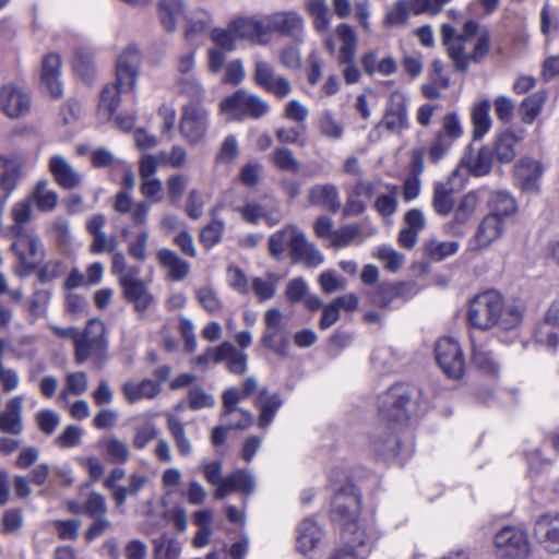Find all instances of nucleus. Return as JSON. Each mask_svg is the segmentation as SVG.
Listing matches in <instances>:
<instances>
[{
    "instance_id": "obj_3",
    "label": "nucleus",
    "mask_w": 559,
    "mask_h": 559,
    "mask_svg": "<svg viewBox=\"0 0 559 559\" xmlns=\"http://www.w3.org/2000/svg\"><path fill=\"white\" fill-rule=\"evenodd\" d=\"M141 53L135 47L127 48L118 58L116 66V81L104 86L100 93L99 111L110 118L116 111L120 94L133 92L136 85Z\"/></svg>"
},
{
    "instance_id": "obj_27",
    "label": "nucleus",
    "mask_w": 559,
    "mask_h": 559,
    "mask_svg": "<svg viewBox=\"0 0 559 559\" xmlns=\"http://www.w3.org/2000/svg\"><path fill=\"white\" fill-rule=\"evenodd\" d=\"M255 481L253 476L245 469H236L224 478V483L214 490V498L222 500L233 491L241 492L246 496L254 491Z\"/></svg>"
},
{
    "instance_id": "obj_34",
    "label": "nucleus",
    "mask_w": 559,
    "mask_h": 559,
    "mask_svg": "<svg viewBox=\"0 0 559 559\" xmlns=\"http://www.w3.org/2000/svg\"><path fill=\"white\" fill-rule=\"evenodd\" d=\"M22 405L23 397L20 395L7 402L4 411L0 412V430L2 432L20 435L23 431Z\"/></svg>"
},
{
    "instance_id": "obj_49",
    "label": "nucleus",
    "mask_w": 559,
    "mask_h": 559,
    "mask_svg": "<svg viewBox=\"0 0 559 559\" xmlns=\"http://www.w3.org/2000/svg\"><path fill=\"white\" fill-rule=\"evenodd\" d=\"M335 32L342 44L337 58H342L343 61H349L350 58H356L357 35L354 28L343 23L336 27Z\"/></svg>"
},
{
    "instance_id": "obj_18",
    "label": "nucleus",
    "mask_w": 559,
    "mask_h": 559,
    "mask_svg": "<svg viewBox=\"0 0 559 559\" xmlns=\"http://www.w3.org/2000/svg\"><path fill=\"white\" fill-rule=\"evenodd\" d=\"M506 231V223L493 215H485L478 223L474 235L467 242L471 251H479L488 248L499 240Z\"/></svg>"
},
{
    "instance_id": "obj_12",
    "label": "nucleus",
    "mask_w": 559,
    "mask_h": 559,
    "mask_svg": "<svg viewBox=\"0 0 559 559\" xmlns=\"http://www.w3.org/2000/svg\"><path fill=\"white\" fill-rule=\"evenodd\" d=\"M435 356L442 371L452 379H460L465 370V359L457 341L440 338L435 346Z\"/></svg>"
},
{
    "instance_id": "obj_44",
    "label": "nucleus",
    "mask_w": 559,
    "mask_h": 559,
    "mask_svg": "<svg viewBox=\"0 0 559 559\" xmlns=\"http://www.w3.org/2000/svg\"><path fill=\"white\" fill-rule=\"evenodd\" d=\"M472 364L485 374L495 377L499 373V364L487 345L476 344L474 341L472 343Z\"/></svg>"
},
{
    "instance_id": "obj_38",
    "label": "nucleus",
    "mask_w": 559,
    "mask_h": 559,
    "mask_svg": "<svg viewBox=\"0 0 559 559\" xmlns=\"http://www.w3.org/2000/svg\"><path fill=\"white\" fill-rule=\"evenodd\" d=\"M301 231L295 225H286L272 234L269 239L271 255L277 260L282 259L287 249L292 250Z\"/></svg>"
},
{
    "instance_id": "obj_53",
    "label": "nucleus",
    "mask_w": 559,
    "mask_h": 559,
    "mask_svg": "<svg viewBox=\"0 0 559 559\" xmlns=\"http://www.w3.org/2000/svg\"><path fill=\"white\" fill-rule=\"evenodd\" d=\"M195 297L201 307L211 316H216L223 311L224 304L217 292L210 285H204L195 289Z\"/></svg>"
},
{
    "instance_id": "obj_13",
    "label": "nucleus",
    "mask_w": 559,
    "mask_h": 559,
    "mask_svg": "<svg viewBox=\"0 0 559 559\" xmlns=\"http://www.w3.org/2000/svg\"><path fill=\"white\" fill-rule=\"evenodd\" d=\"M209 127V111L199 103H189L183 107L179 131L182 138L191 144L199 143Z\"/></svg>"
},
{
    "instance_id": "obj_4",
    "label": "nucleus",
    "mask_w": 559,
    "mask_h": 559,
    "mask_svg": "<svg viewBox=\"0 0 559 559\" xmlns=\"http://www.w3.org/2000/svg\"><path fill=\"white\" fill-rule=\"evenodd\" d=\"M415 389L397 383L378 397V417L383 424L403 425L416 411Z\"/></svg>"
},
{
    "instance_id": "obj_11",
    "label": "nucleus",
    "mask_w": 559,
    "mask_h": 559,
    "mask_svg": "<svg viewBox=\"0 0 559 559\" xmlns=\"http://www.w3.org/2000/svg\"><path fill=\"white\" fill-rule=\"evenodd\" d=\"M252 81L280 99L285 98L293 91L290 82L283 75L277 74L269 61L260 58L254 59Z\"/></svg>"
},
{
    "instance_id": "obj_22",
    "label": "nucleus",
    "mask_w": 559,
    "mask_h": 559,
    "mask_svg": "<svg viewBox=\"0 0 559 559\" xmlns=\"http://www.w3.org/2000/svg\"><path fill=\"white\" fill-rule=\"evenodd\" d=\"M535 537L540 547L550 554H559V514H544L535 523Z\"/></svg>"
},
{
    "instance_id": "obj_30",
    "label": "nucleus",
    "mask_w": 559,
    "mask_h": 559,
    "mask_svg": "<svg viewBox=\"0 0 559 559\" xmlns=\"http://www.w3.org/2000/svg\"><path fill=\"white\" fill-rule=\"evenodd\" d=\"M253 405L259 409L258 426L262 429L267 428L274 420L277 411L283 405L280 394H271L266 388H262L257 393Z\"/></svg>"
},
{
    "instance_id": "obj_48",
    "label": "nucleus",
    "mask_w": 559,
    "mask_h": 559,
    "mask_svg": "<svg viewBox=\"0 0 559 559\" xmlns=\"http://www.w3.org/2000/svg\"><path fill=\"white\" fill-rule=\"evenodd\" d=\"M370 447L374 453L383 457H393L400 453V441L392 433H372Z\"/></svg>"
},
{
    "instance_id": "obj_28",
    "label": "nucleus",
    "mask_w": 559,
    "mask_h": 559,
    "mask_svg": "<svg viewBox=\"0 0 559 559\" xmlns=\"http://www.w3.org/2000/svg\"><path fill=\"white\" fill-rule=\"evenodd\" d=\"M231 31L237 39H248L260 45L269 43L265 27V17H238L230 22Z\"/></svg>"
},
{
    "instance_id": "obj_7",
    "label": "nucleus",
    "mask_w": 559,
    "mask_h": 559,
    "mask_svg": "<svg viewBox=\"0 0 559 559\" xmlns=\"http://www.w3.org/2000/svg\"><path fill=\"white\" fill-rule=\"evenodd\" d=\"M221 111L233 120L245 117L260 119L270 111V105L261 96L240 88L226 96L219 104Z\"/></svg>"
},
{
    "instance_id": "obj_51",
    "label": "nucleus",
    "mask_w": 559,
    "mask_h": 559,
    "mask_svg": "<svg viewBox=\"0 0 559 559\" xmlns=\"http://www.w3.org/2000/svg\"><path fill=\"white\" fill-rule=\"evenodd\" d=\"M490 102L483 100L479 104H476L472 110V121L474 126V139H481L490 129L491 118L489 116L490 111Z\"/></svg>"
},
{
    "instance_id": "obj_9",
    "label": "nucleus",
    "mask_w": 559,
    "mask_h": 559,
    "mask_svg": "<svg viewBox=\"0 0 559 559\" xmlns=\"http://www.w3.org/2000/svg\"><path fill=\"white\" fill-rule=\"evenodd\" d=\"M485 194V190L478 189L464 194L455 207L453 217L443 226L445 234L454 237H463L466 234V225L472 219Z\"/></svg>"
},
{
    "instance_id": "obj_19",
    "label": "nucleus",
    "mask_w": 559,
    "mask_h": 559,
    "mask_svg": "<svg viewBox=\"0 0 559 559\" xmlns=\"http://www.w3.org/2000/svg\"><path fill=\"white\" fill-rule=\"evenodd\" d=\"M407 98L399 92H392L389 96L384 115L379 126L391 132H401L408 128Z\"/></svg>"
},
{
    "instance_id": "obj_17",
    "label": "nucleus",
    "mask_w": 559,
    "mask_h": 559,
    "mask_svg": "<svg viewBox=\"0 0 559 559\" xmlns=\"http://www.w3.org/2000/svg\"><path fill=\"white\" fill-rule=\"evenodd\" d=\"M360 510V498L347 490L338 491L332 500V516L342 523L346 532L357 533L356 519Z\"/></svg>"
},
{
    "instance_id": "obj_50",
    "label": "nucleus",
    "mask_w": 559,
    "mask_h": 559,
    "mask_svg": "<svg viewBox=\"0 0 559 559\" xmlns=\"http://www.w3.org/2000/svg\"><path fill=\"white\" fill-rule=\"evenodd\" d=\"M306 10L312 17L313 28L323 33L329 28L331 13L325 0H307Z\"/></svg>"
},
{
    "instance_id": "obj_41",
    "label": "nucleus",
    "mask_w": 559,
    "mask_h": 559,
    "mask_svg": "<svg viewBox=\"0 0 559 559\" xmlns=\"http://www.w3.org/2000/svg\"><path fill=\"white\" fill-rule=\"evenodd\" d=\"M122 393L130 403H136L143 399H154L160 392L158 382L145 379L141 382L128 381L122 384Z\"/></svg>"
},
{
    "instance_id": "obj_63",
    "label": "nucleus",
    "mask_w": 559,
    "mask_h": 559,
    "mask_svg": "<svg viewBox=\"0 0 559 559\" xmlns=\"http://www.w3.org/2000/svg\"><path fill=\"white\" fill-rule=\"evenodd\" d=\"M238 155V141L235 135L230 134L222 142L218 152L216 153L215 160L218 164L229 165L237 159Z\"/></svg>"
},
{
    "instance_id": "obj_1",
    "label": "nucleus",
    "mask_w": 559,
    "mask_h": 559,
    "mask_svg": "<svg viewBox=\"0 0 559 559\" xmlns=\"http://www.w3.org/2000/svg\"><path fill=\"white\" fill-rule=\"evenodd\" d=\"M442 43L457 71H466L471 62L479 63L491 49V33L474 20H467L457 33L450 24L441 26Z\"/></svg>"
},
{
    "instance_id": "obj_47",
    "label": "nucleus",
    "mask_w": 559,
    "mask_h": 559,
    "mask_svg": "<svg viewBox=\"0 0 559 559\" xmlns=\"http://www.w3.org/2000/svg\"><path fill=\"white\" fill-rule=\"evenodd\" d=\"M223 362L226 369L236 376H242L248 370V355L230 342H225Z\"/></svg>"
},
{
    "instance_id": "obj_37",
    "label": "nucleus",
    "mask_w": 559,
    "mask_h": 559,
    "mask_svg": "<svg viewBox=\"0 0 559 559\" xmlns=\"http://www.w3.org/2000/svg\"><path fill=\"white\" fill-rule=\"evenodd\" d=\"M543 171V165L538 160L531 158L522 159L515 168V176L521 189L530 192L537 191Z\"/></svg>"
},
{
    "instance_id": "obj_21",
    "label": "nucleus",
    "mask_w": 559,
    "mask_h": 559,
    "mask_svg": "<svg viewBox=\"0 0 559 559\" xmlns=\"http://www.w3.org/2000/svg\"><path fill=\"white\" fill-rule=\"evenodd\" d=\"M48 169L56 183L64 190H72L82 185V174L62 155H52L48 162Z\"/></svg>"
},
{
    "instance_id": "obj_6",
    "label": "nucleus",
    "mask_w": 559,
    "mask_h": 559,
    "mask_svg": "<svg viewBox=\"0 0 559 559\" xmlns=\"http://www.w3.org/2000/svg\"><path fill=\"white\" fill-rule=\"evenodd\" d=\"M108 342L105 337V324L103 321L92 319L86 328L80 331L74 343V358L78 364L93 359L97 367H102L107 360Z\"/></svg>"
},
{
    "instance_id": "obj_62",
    "label": "nucleus",
    "mask_w": 559,
    "mask_h": 559,
    "mask_svg": "<svg viewBox=\"0 0 559 559\" xmlns=\"http://www.w3.org/2000/svg\"><path fill=\"white\" fill-rule=\"evenodd\" d=\"M271 160L281 170L297 173L299 170V162L294 156L292 150L287 147H277L272 156Z\"/></svg>"
},
{
    "instance_id": "obj_31",
    "label": "nucleus",
    "mask_w": 559,
    "mask_h": 559,
    "mask_svg": "<svg viewBox=\"0 0 559 559\" xmlns=\"http://www.w3.org/2000/svg\"><path fill=\"white\" fill-rule=\"evenodd\" d=\"M493 162L492 151L488 147H481L476 153H468L461 159L460 173L466 169L469 174L475 177H481L490 173ZM461 182H463L462 176L460 175Z\"/></svg>"
},
{
    "instance_id": "obj_35",
    "label": "nucleus",
    "mask_w": 559,
    "mask_h": 559,
    "mask_svg": "<svg viewBox=\"0 0 559 559\" xmlns=\"http://www.w3.org/2000/svg\"><path fill=\"white\" fill-rule=\"evenodd\" d=\"M323 537L321 526L312 519H305L297 526L296 549L301 554L313 550Z\"/></svg>"
},
{
    "instance_id": "obj_56",
    "label": "nucleus",
    "mask_w": 559,
    "mask_h": 559,
    "mask_svg": "<svg viewBox=\"0 0 559 559\" xmlns=\"http://www.w3.org/2000/svg\"><path fill=\"white\" fill-rule=\"evenodd\" d=\"M461 245L459 241H441L430 239L425 246L426 254L433 261H441L455 254Z\"/></svg>"
},
{
    "instance_id": "obj_52",
    "label": "nucleus",
    "mask_w": 559,
    "mask_h": 559,
    "mask_svg": "<svg viewBox=\"0 0 559 559\" xmlns=\"http://www.w3.org/2000/svg\"><path fill=\"white\" fill-rule=\"evenodd\" d=\"M106 455L111 462L124 464L129 461L131 452L128 443L117 437H108L100 441Z\"/></svg>"
},
{
    "instance_id": "obj_57",
    "label": "nucleus",
    "mask_w": 559,
    "mask_h": 559,
    "mask_svg": "<svg viewBox=\"0 0 559 559\" xmlns=\"http://www.w3.org/2000/svg\"><path fill=\"white\" fill-rule=\"evenodd\" d=\"M516 136L511 131H506L496 141L495 154L497 159L502 163H511L516 156L515 144Z\"/></svg>"
},
{
    "instance_id": "obj_29",
    "label": "nucleus",
    "mask_w": 559,
    "mask_h": 559,
    "mask_svg": "<svg viewBox=\"0 0 559 559\" xmlns=\"http://www.w3.org/2000/svg\"><path fill=\"white\" fill-rule=\"evenodd\" d=\"M114 209L120 214H130L135 225H143L151 211V203L145 200L134 202L129 191H119L115 197Z\"/></svg>"
},
{
    "instance_id": "obj_24",
    "label": "nucleus",
    "mask_w": 559,
    "mask_h": 559,
    "mask_svg": "<svg viewBox=\"0 0 559 559\" xmlns=\"http://www.w3.org/2000/svg\"><path fill=\"white\" fill-rule=\"evenodd\" d=\"M121 287L124 298L134 305L142 316L154 302V296L148 292L144 282L135 276L121 277Z\"/></svg>"
},
{
    "instance_id": "obj_43",
    "label": "nucleus",
    "mask_w": 559,
    "mask_h": 559,
    "mask_svg": "<svg viewBox=\"0 0 559 559\" xmlns=\"http://www.w3.org/2000/svg\"><path fill=\"white\" fill-rule=\"evenodd\" d=\"M400 188L396 185L388 183L376 198L373 209L384 219L395 214L399 206L397 197Z\"/></svg>"
},
{
    "instance_id": "obj_61",
    "label": "nucleus",
    "mask_w": 559,
    "mask_h": 559,
    "mask_svg": "<svg viewBox=\"0 0 559 559\" xmlns=\"http://www.w3.org/2000/svg\"><path fill=\"white\" fill-rule=\"evenodd\" d=\"M386 185L388 182H384L381 178L370 180L360 178L357 179L356 183L352 187V193L356 197L377 198Z\"/></svg>"
},
{
    "instance_id": "obj_42",
    "label": "nucleus",
    "mask_w": 559,
    "mask_h": 559,
    "mask_svg": "<svg viewBox=\"0 0 559 559\" xmlns=\"http://www.w3.org/2000/svg\"><path fill=\"white\" fill-rule=\"evenodd\" d=\"M28 199L41 212L53 211L59 200L57 192L49 188L47 179H40L36 182Z\"/></svg>"
},
{
    "instance_id": "obj_60",
    "label": "nucleus",
    "mask_w": 559,
    "mask_h": 559,
    "mask_svg": "<svg viewBox=\"0 0 559 559\" xmlns=\"http://www.w3.org/2000/svg\"><path fill=\"white\" fill-rule=\"evenodd\" d=\"M210 38L215 44V47L224 51H233L236 48L237 37L234 31H231V24L229 23L227 28L215 27L210 32Z\"/></svg>"
},
{
    "instance_id": "obj_25",
    "label": "nucleus",
    "mask_w": 559,
    "mask_h": 559,
    "mask_svg": "<svg viewBox=\"0 0 559 559\" xmlns=\"http://www.w3.org/2000/svg\"><path fill=\"white\" fill-rule=\"evenodd\" d=\"M538 343L555 348L559 343V301H554L535 331Z\"/></svg>"
},
{
    "instance_id": "obj_8",
    "label": "nucleus",
    "mask_w": 559,
    "mask_h": 559,
    "mask_svg": "<svg viewBox=\"0 0 559 559\" xmlns=\"http://www.w3.org/2000/svg\"><path fill=\"white\" fill-rule=\"evenodd\" d=\"M463 135V127L455 112L447 114L442 119L441 129L430 143L428 155L432 163L440 162L452 148L455 141Z\"/></svg>"
},
{
    "instance_id": "obj_64",
    "label": "nucleus",
    "mask_w": 559,
    "mask_h": 559,
    "mask_svg": "<svg viewBox=\"0 0 559 559\" xmlns=\"http://www.w3.org/2000/svg\"><path fill=\"white\" fill-rule=\"evenodd\" d=\"M188 181V176L181 173L173 174L167 178V195L171 203H177L181 199L187 189Z\"/></svg>"
},
{
    "instance_id": "obj_54",
    "label": "nucleus",
    "mask_w": 559,
    "mask_h": 559,
    "mask_svg": "<svg viewBox=\"0 0 559 559\" xmlns=\"http://www.w3.org/2000/svg\"><path fill=\"white\" fill-rule=\"evenodd\" d=\"M148 478L140 474L129 476L128 486H118L112 492V498L118 507L122 506L128 497H135L146 485Z\"/></svg>"
},
{
    "instance_id": "obj_10",
    "label": "nucleus",
    "mask_w": 559,
    "mask_h": 559,
    "mask_svg": "<svg viewBox=\"0 0 559 559\" xmlns=\"http://www.w3.org/2000/svg\"><path fill=\"white\" fill-rule=\"evenodd\" d=\"M24 178V162L16 155L0 153V213Z\"/></svg>"
},
{
    "instance_id": "obj_20",
    "label": "nucleus",
    "mask_w": 559,
    "mask_h": 559,
    "mask_svg": "<svg viewBox=\"0 0 559 559\" xmlns=\"http://www.w3.org/2000/svg\"><path fill=\"white\" fill-rule=\"evenodd\" d=\"M418 294L413 282L381 283L373 294L372 301L381 308L389 307L395 300L406 301Z\"/></svg>"
},
{
    "instance_id": "obj_26",
    "label": "nucleus",
    "mask_w": 559,
    "mask_h": 559,
    "mask_svg": "<svg viewBox=\"0 0 559 559\" xmlns=\"http://www.w3.org/2000/svg\"><path fill=\"white\" fill-rule=\"evenodd\" d=\"M185 21V38L188 41H193L211 32L214 16L210 10L203 7H197L186 14Z\"/></svg>"
},
{
    "instance_id": "obj_36",
    "label": "nucleus",
    "mask_w": 559,
    "mask_h": 559,
    "mask_svg": "<svg viewBox=\"0 0 559 559\" xmlns=\"http://www.w3.org/2000/svg\"><path fill=\"white\" fill-rule=\"evenodd\" d=\"M61 57L56 52L47 53L41 62V82L47 86L53 97L62 94V85L59 81Z\"/></svg>"
},
{
    "instance_id": "obj_33",
    "label": "nucleus",
    "mask_w": 559,
    "mask_h": 559,
    "mask_svg": "<svg viewBox=\"0 0 559 559\" xmlns=\"http://www.w3.org/2000/svg\"><path fill=\"white\" fill-rule=\"evenodd\" d=\"M488 214L506 221L518 212V203L513 195L504 190L490 191L487 197Z\"/></svg>"
},
{
    "instance_id": "obj_55",
    "label": "nucleus",
    "mask_w": 559,
    "mask_h": 559,
    "mask_svg": "<svg viewBox=\"0 0 559 559\" xmlns=\"http://www.w3.org/2000/svg\"><path fill=\"white\" fill-rule=\"evenodd\" d=\"M546 100L545 92H536L528 95L521 104V119L524 123L531 124L542 112Z\"/></svg>"
},
{
    "instance_id": "obj_46",
    "label": "nucleus",
    "mask_w": 559,
    "mask_h": 559,
    "mask_svg": "<svg viewBox=\"0 0 559 559\" xmlns=\"http://www.w3.org/2000/svg\"><path fill=\"white\" fill-rule=\"evenodd\" d=\"M316 124L320 135L325 139L338 141L344 135L343 123L329 109L323 110L318 116Z\"/></svg>"
},
{
    "instance_id": "obj_58",
    "label": "nucleus",
    "mask_w": 559,
    "mask_h": 559,
    "mask_svg": "<svg viewBox=\"0 0 559 559\" xmlns=\"http://www.w3.org/2000/svg\"><path fill=\"white\" fill-rule=\"evenodd\" d=\"M411 15V1L397 0L391 7L384 17V23L389 26L405 25Z\"/></svg>"
},
{
    "instance_id": "obj_15",
    "label": "nucleus",
    "mask_w": 559,
    "mask_h": 559,
    "mask_svg": "<svg viewBox=\"0 0 559 559\" xmlns=\"http://www.w3.org/2000/svg\"><path fill=\"white\" fill-rule=\"evenodd\" d=\"M264 17L267 37L272 33H278L298 43L302 41L305 20L299 12L295 10L276 11Z\"/></svg>"
},
{
    "instance_id": "obj_16",
    "label": "nucleus",
    "mask_w": 559,
    "mask_h": 559,
    "mask_svg": "<svg viewBox=\"0 0 559 559\" xmlns=\"http://www.w3.org/2000/svg\"><path fill=\"white\" fill-rule=\"evenodd\" d=\"M495 547L501 557L510 559H525L530 554L526 533L514 526H506L496 534Z\"/></svg>"
},
{
    "instance_id": "obj_40",
    "label": "nucleus",
    "mask_w": 559,
    "mask_h": 559,
    "mask_svg": "<svg viewBox=\"0 0 559 559\" xmlns=\"http://www.w3.org/2000/svg\"><path fill=\"white\" fill-rule=\"evenodd\" d=\"M309 202L322 206L331 212H336L340 206L338 191L334 185H316L309 190Z\"/></svg>"
},
{
    "instance_id": "obj_32",
    "label": "nucleus",
    "mask_w": 559,
    "mask_h": 559,
    "mask_svg": "<svg viewBox=\"0 0 559 559\" xmlns=\"http://www.w3.org/2000/svg\"><path fill=\"white\" fill-rule=\"evenodd\" d=\"M289 255L294 263H301L308 267H317L324 261L322 252L314 243L308 241L304 231L300 233Z\"/></svg>"
},
{
    "instance_id": "obj_45",
    "label": "nucleus",
    "mask_w": 559,
    "mask_h": 559,
    "mask_svg": "<svg viewBox=\"0 0 559 559\" xmlns=\"http://www.w3.org/2000/svg\"><path fill=\"white\" fill-rule=\"evenodd\" d=\"M167 429L175 442L177 451L181 456H190L193 445L187 436L186 428L181 420L174 415L167 416Z\"/></svg>"
},
{
    "instance_id": "obj_2",
    "label": "nucleus",
    "mask_w": 559,
    "mask_h": 559,
    "mask_svg": "<svg viewBox=\"0 0 559 559\" xmlns=\"http://www.w3.org/2000/svg\"><path fill=\"white\" fill-rule=\"evenodd\" d=\"M524 316L521 305H506L503 297L496 290H487L476 295L469 302L468 322L479 330L497 326L501 330L516 329Z\"/></svg>"
},
{
    "instance_id": "obj_59",
    "label": "nucleus",
    "mask_w": 559,
    "mask_h": 559,
    "mask_svg": "<svg viewBox=\"0 0 559 559\" xmlns=\"http://www.w3.org/2000/svg\"><path fill=\"white\" fill-rule=\"evenodd\" d=\"M361 234L358 224H347L334 230L331 246L335 249L348 247Z\"/></svg>"
},
{
    "instance_id": "obj_39",
    "label": "nucleus",
    "mask_w": 559,
    "mask_h": 559,
    "mask_svg": "<svg viewBox=\"0 0 559 559\" xmlns=\"http://www.w3.org/2000/svg\"><path fill=\"white\" fill-rule=\"evenodd\" d=\"M157 259L160 265L167 270L168 276L173 281H182L190 271V264L170 249L163 248L158 250Z\"/></svg>"
},
{
    "instance_id": "obj_23",
    "label": "nucleus",
    "mask_w": 559,
    "mask_h": 559,
    "mask_svg": "<svg viewBox=\"0 0 559 559\" xmlns=\"http://www.w3.org/2000/svg\"><path fill=\"white\" fill-rule=\"evenodd\" d=\"M459 179L460 169H454L447 181L435 185L432 207L438 215L447 216L453 211L452 195L462 186Z\"/></svg>"
},
{
    "instance_id": "obj_14",
    "label": "nucleus",
    "mask_w": 559,
    "mask_h": 559,
    "mask_svg": "<svg viewBox=\"0 0 559 559\" xmlns=\"http://www.w3.org/2000/svg\"><path fill=\"white\" fill-rule=\"evenodd\" d=\"M31 106V95L23 86L13 82L0 86V111L9 119L26 116Z\"/></svg>"
},
{
    "instance_id": "obj_5",
    "label": "nucleus",
    "mask_w": 559,
    "mask_h": 559,
    "mask_svg": "<svg viewBox=\"0 0 559 559\" xmlns=\"http://www.w3.org/2000/svg\"><path fill=\"white\" fill-rule=\"evenodd\" d=\"M10 230L14 238L11 249L20 261V265L14 269V274L26 277L43 260L45 247L34 230L24 226H11Z\"/></svg>"
}]
</instances>
